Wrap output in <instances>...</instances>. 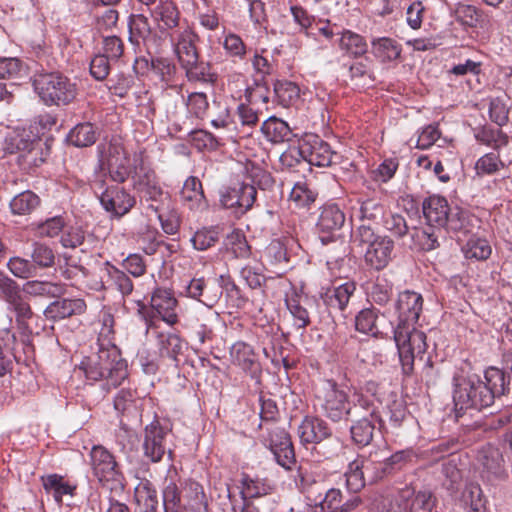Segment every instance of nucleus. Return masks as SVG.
Instances as JSON below:
<instances>
[{
	"instance_id": "nucleus-1",
	"label": "nucleus",
	"mask_w": 512,
	"mask_h": 512,
	"mask_svg": "<svg viewBox=\"0 0 512 512\" xmlns=\"http://www.w3.org/2000/svg\"><path fill=\"white\" fill-rule=\"evenodd\" d=\"M422 309L421 294L410 290L399 293L395 302L397 324L394 328V341L405 375L412 373L415 358H422L427 349L425 333L415 328Z\"/></svg>"
},
{
	"instance_id": "nucleus-2",
	"label": "nucleus",
	"mask_w": 512,
	"mask_h": 512,
	"mask_svg": "<svg viewBox=\"0 0 512 512\" xmlns=\"http://www.w3.org/2000/svg\"><path fill=\"white\" fill-rule=\"evenodd\" d=\"M113 317L105 315L99 332L97 353L82 359L78 369L86 380L101 381L106 392L119 387L128 377V364L122 358L119 348L112 342Z\"/></svg>"
},
{
	"instance_id": "nucleus-3",
	"label": "nucleus",
	"mask_w": 512,
	"mask_h": 512,
	"mask_svg": "<svg viewBox=\"0 0 512 512\" xmlns=\"http://www.w3.org/2000/svg\"><path fill=\"white\" fill-rule=\"evenodd\" d=\"M504 372L494 366L484 371V379L478 374L459 370L453 376V402L456 411L473 409L481 411L492 406L495 399L508 389Z\"/></svg>"
},
{
	"instance_id": "nucleus-4",
	"label": "nucleus",
	"mask_w": 512,
	"mask_h": 512,
	"mask_svg": "<svg viewBox=\"0 0 512 512\" xmlns=\"http://www.w3.org/2000/svg\"><path fill=\"white\" fill-rule=\"evenodd\" d=\"M246 177L251 183L243 182L221 193L220 203L224 208L236 209L237 213L243 214L252 208L256 200V188L265 190L273 185L270 173L256 165L246 167Z\"/></svg>"
},
{
	"instance_id": "nucleus-5",
	"label": "nucleus",
	"mask_w": 512,
	"mask_h": 512,
	"mask_svg": "<svg viewBox=\"0 0 512 512\" xmlns=\"http://www.w3.org/2000/svg\"><path fill=\"white\" fill-rule=\"evenodd\" d=\"M197 40L198 35L188 23L169 34L173 51L189 80H200L204 77L203 68L198 64Z\"/></svg>"
},
{
	"instance_id": "nucleus-6",
	"label": "nucleus",
	"mask_w": 512,
	"mask_h": 512,
	"mask_svg": "<svg viewBox=\"0 0 512 512\" xmlns=\"http://www.w3.org/2000/svg\"><path fill=\"white\" fill-rule=\"evenodd\" d=\"M33 87L46 105H68L76 98L78 89L75 82L61 73H44L36 76Z\"/></svg>"
},
{
	"instance_id": "nucleus-7",
	"label": "nucleus",
	"mask_w": 512,
	"mask_h": 512,
	"mask_svg": "<svg viewBox=\"0 0 512 512\" xmlns=\"http://www.w3.org/2000/svg\"><path fill=\"white\" fill-rule=\"evenodd\" d=\"M139 314L146 324V332L157 327V321L162 320L169 326L178 323V302L171 289L158 287L151 296L150 309L143 303H138Z\"/></svg>"
},
{
	"instance_id": "nucleus-8",
	"label": "nucleus",
	"mask_w": 512,
	"mask_h": 512,
	"mask_svg": "<svg viewBox=\"0 0 512 512\" xmlns=\"http://www.w3.org/2000/svg\"><path fill=\"white\" fill-rule=\"evenodd\" d=\"M98 167L107 170L109 177L116 183H124L132 173L131 160L124 145L119 140L98 145Z\"/></svg>"
},
{
	"instance_id": "nucleus-9",
	"label": "nucleus",
	"mask_w": 512,
	"mask_h": 512,
	"mask_svg": "<svg viewBox=\"0 0 512 512\" xmlns=\"http://www.w3.org/2000/svg\"><path fill=\"white\" fill-rule=\"evenodd\" d=\"M356 239L367 245L364 260L369 267L381 270L388 265L394 247L390 238L376 235L370 226L361 224L356 231Z\"/></svg>"
},
{
	"instance_id": "nucleus-10",
	"label": "nucleus",
	"mask_w": 512,
	"mask_h": 512,
	"mask_svg": "<svg viewBox=\"0 0 512 512\" xmlns=\"http://www.w3.org/2000/svg\"><path fill=\"white\" fill-rule=\"evenodd\" d=\"M90 466L93 475L109 489L123 487L124 475L115 456L104 446L94 445L89 453Z\"/></svg>"
},
{
	"instance_id": "nucleus-11",
	"label": "nucleus",
	"mask_w": 512,
	"mask_h": 512,
	"mask_svg": "<svg viewBox=\"0 0 512 512\" xmlns=\"http://www.w3.org/2000/svg\"><path fill=\"white\" fill-rule=\"evenodd\" d=\"M304 161L311 166L329 167L336 162L338 154L329 143L319 136L310 134L303 139Z\"/></svg>"
},
{
	"instance_id": "nucleus-12",
	"label": "nucleus",
	"mask_w": 512,
	"mask_h": 512,
	"mask_svg": "<svg viewBox=\"0 0 512 512\" xmlns=\"http://www.w3.org/2000/svg\"><path fill=\"white\" fill-rule=\"evenodd\" d=\"M436 498L428 490L415 493L410 486H405L395 497L394 512H432Z\"/></svg>"
},
{
	"instance_id": "nucleus-13",
	"label": "nucleus",
	"mask_w": 512,
	"mask_h": 512,
	"mask_svg": "<svg viewBox=\"0 0 512 512\" xmlns=\"http://www.w3.org/2000/svg\"><path fill=\"white\" fill-rule=\"evenodd\" d=\"M170 432L162 427L158 421L147 425L144 432L143 451L144 455L152 462L156 463L162 460L167 452L169 456L172 451L167 448L166 439Z\"/></svg>"
},
{
	"instance_id": "nucleus-14",
	"label": "nucleus",
	"mask_w": 512,
	"mask_h": 512,
	"mask_svg": "<svg viewBox=\"0 0 512 512\" xmlns=\"http://www.w3.org/2000/svg\"><path fill=\"white\" fill-rule=\"evenodd\" d=\"M150 15L158 30L168 35L187 23L182 21L178 5L172 0H159Z\"/></svg>"
},
{
	"instance_id": "nucleus-15",
	"label": "nucleus",
	"mask_w": 512,
	"mask_h": 512,
	"mask_svg": "<svg viewBox=\"0 0 512 512\" xmlns=\"http://www.w3.org/2000/svg\"><path fill=\"white\" fill-rule=\"evenodd\" d=\"M100 203L103 209L112 217L121 218L126 215L135 205L136 201L125 189L118 186H111L102 191Z\"/></svg>"
},
{
	"instance_id": "nucleus-16",
	"label": "nucleus",
	"mask_w": 512,
	"mask_h": 512,
	"mask_svg": "<svg viewBox=\"0 0 512 512\" xmlns=\"http://www.w3.org/2000/svg\"><path fill=\"white\" fill-rule=\"evenodd\" d=\"M345 222V214L336 204L324 205L316 223L319 238L323 244L333 241L334 233L340 230Z\"/></svg>"
},
{
	"instance_id": "nucleus-17",
	"label": "nucleus",
	"mask_w": 512,
	"mask_h": 512,
	"mask_svg": "<svg viewBox=\"0 0 512 512\" xmlns=\"http://www.w3.org/2000/svg\"><path fill=\"white\" fill-rule=\"evenodd\" d=\"M480 462L483 481L495 485L508 477L504 465V458L497 448L489 446L483 449Z\"/></svg>"
},
{
	"instance_id": "nucleus-18",
	"label": "nucleus",
	"mask_w": 512,
	"mask_h": 512,
	"mask_svg": "<svg viewBox=\"0 0 512 512\" xmlns=\"http://www.w3.org/2000/svg\"><path fill=\"white\" fill-rule=\"evenodd\" d=\"M269 448L277 463L286 470H291L295 465V453L288 433L280 428L269 432Z\"/></svg>"
},
{
	"instance_id": "nucleus-19",
	"label": "nucleus",
	"mask_w": 512,
	"mask_h": 512,
	"mask_svg": "<svg viewBox=\"0 0 512 512\" xmlns=\"http://www.w3.org/2000/svg\"><path fill=\"white\" fill-rule=\"evenodd\" d=\"M321 408L326 417L334 422L343 419L351 410L347 394L335 384H329L325 390Z\"/></svg>"
},
{
	"instance_id": "nucleus-20",
	"label": "nucleus",
	"mask_w": 512,
	"mask_h": 512,
	"mask_svg": "<svg viewBox=\"0 0 512 512\" xmlns=\"http://www.w3.org/2000/svg\"><path fill=\"white\" fill-rule=\"evenodd\" d=\"M41 483L46 494L52 496L58 505L63 503L66 496L73 498L78 488L76 481L56 473L42 476Z\"/></svg>"
},
{
	"instance_id": "nucleus-21",
	"label": "nucleus",
	"mask_w": 512,
	"mask_h": 512,
	"mask_svg": "<svg viewBox=\"0 0 512 512\" xmlns=\"http://www.w3.org/2000/svg\"><path fill=\"white\" fill-rule=\"evenodd\" d=\"M355 291V283L348 281L340 285L327 288L320 294V298L329 310L344 312Z\"/></svg>"
},
{
	"instance_id": "nucleus-22",
	"label": "nucleus",
	"mask_w": 512,
	"mask_h": 512,
	"mask_svg": "<svg viewBox=\"0 0 512 512\" xmlns=\"http://www.w3.org/2000/svg\"><path fill=\"white\" fill-rule=\"evenodd\" d=\"M327 423L318 417L306 416L298 426V436L302 444H317L331 436Z\"/></svg>"
},
{
	"instance_id": "nucleus-23",
	"label": "nucleus",
	"mask_w": 512,
	"mask_h": 512,
	"mask_svg": "<svg viewBox=\"0 0 512 512\" xmlns=\"http://www.w3.org/2000/svg\"><path fill=\"white\" fill-rule=\"evenodd\" d=\"M451 209L447 200L438 195L429 196L422 204L423 214L427 223L439 229L445 227Z\"/></svg>"
},
{
	"instance_id": "nucleus-24",
	"label": "nucleus",
	"mask_w": 512,
	"mask_h": 512,
	"mask_svg": "<svg viewBox=\"0 0 512 512\" xmlns=\"http://www.w3.org/2000/svg\"><path fill=\"white\" fill-rule=\"evenodd\" d=\"M86 310V303L81 298H64L50 303L44 310L47 319L56 321L73 315H80Z\"/></svg>"
},
{
	"instance_id": "nucleus-25",
	"label": "nucleus",
	"mask_w": 512,
	"mask_h": 512,
	"mask_svg": "<svg viewBox=\"0 0 512 512\" xmlns=\"http://www.w3.org/2000/svg\"><path fill=\"white\" fill-rule=\"evenodd\" d=\"M175 469H169L163 482L162 497L165 512H175L183 506L182 487Z\"/></svg>"
},
{
	"instance_id": "nucleus-26",
	"label": "nucleus",
	"mask_w": 512,
	"mask_h": 512,
	"mask_svg": "<svg viewBox=\"0 0 512 512\" xmlns=\"http://www.w3.org/2000/svg\"><path fill=\"white\" fill-rule=\"evenodd\" d=\"M231 363L244 372H254L258 368L257 354L252 345L237 341L229 350Z\"/></svg>"
},
{
	"instance_id": "nucleus-27",
	"label": "nucleus",
	"mask_w": 512,
	"mask_h": 512,
	"mask_svg": "<svg viewBox=\"0 0 512 512\" xmlns=\"http://www.w3.org/2000/svg\"><path fill=\"white\" fill-rule=\"evenodd\" d=\"M180 198L183 205L192 211H200L207 206L202 184L200 180L194 176L188 177L184 182L180 192Z\"/></svg>"
},
{
	"instance_id": "nucleus-28",
	"label": "nucleus",
	"mask_w": 512,
	"mask_h": 512,
	"mask_svg": "<svg viewBox=\"0 0 512 512\" xmlns=\"http://www.w3.org/2000/svg\"><path fill=\"white\" fill-rule=\"evenodd\" d=\"M337 36L338 47L345 55L358 58L367 53L368 43L362 35L349 29H343L337 32Z\"/></svg>"
},
{
	"instance_id": "nucleus-29",
	"label": "nucleus",
	"mask_w": 512,
	"mask_h": 512,
	"mask_svg": "<svg viewBox=\"0 0 512 512\" xmlns=\"http://www.w3.org/2000/svg\"><path fill=\"white\" fill-rule=\"evenodd\" d=\"M134 499L140 512H155L158 507L157 491L146 478L139 479L134 488Z\"/></svg>"
},
{
	"instance_id": "nucleus-30",
	"label": "nucleus",
	"mask_w": 512,
	"mask_h": 512,
	"mask_svg": "<svg viewBox=\"0 0 512 512\" xmlns=\"http://www.w3.org/2000/svg\"><path fill=\"white\" fill-rule=\"evenodd\" d=\"M379 422L380 418L374 411L370 412L369 415L364 416L355 422V424H353L350 428L353 441L356 444L362 446L370 444L373 439L376 424Z\"/></svg>"
},
{
	"instance_id": "nucleus-31",
	"label": "nucleus",
	"mask_w": 512,
	"mask_h": 512,
	"mask_svg": "<svg viewBox=\"0 0 512 512\" xmlns=\"http://www.w3.org/2000/svg\"><path fill=\"white\" fill-rule=\"evenodd\" d=\"M285 305L296 329H305L310 324L309 312L302 305V296L296 289L292 288L286 293Z\"/></svg>"
},
{
	"instance_id": "nucleus-32",
	"label": "nucleus",
	"mask_w": 512,
	"mask_h": 512,
	"mask_svg": "<svg viewBox=\"0 0 512 512\" xmlns=\"http://www.w3.org/2000/svg\"><path fill=\"white\" fill-rule=\"evenodd\" d=\"M372 54L379 61L386 63L397 60L402 52L401 45L389 37H378L371 40Z\"/></svg>"
},
{
	"instance_id": "nucleus-33",
	"label": "nucleus",
	"mask_w": 512,
	"mask_h": 512,
	"mask_svg": "<svg viewBox=\"0 0 512 512\" xmlns=\"http://www.w3.org/2000/svg\"><path fill=\"white\" fill-rule=\"evenodd\" d=\"M187 296L201 301L208 307H212L222 295L220 289L209 290V285L204 278H193L186 286Z\"/></svg>"
},
{
	"instance_id": "nucleus-34",
	"label": "nucleus",
	"mask_w": 512,
	"mask_h": 512,
	"mask_svg": "<svg viewBox=\"0 0 512 512\" xmlns=\"http://www.w3.org/2000/svg\"><path fill=\"white\" fill-rule=\"evenodd\" d=\"M157 338L160 355L172 359L178 366V357L183 354L186 342L174 333H159Z\"/></svg>"
},
{
	"instance_id": "nucleus-35",
	"label": "nucleus",
	"mask_w": 512,
	"mask_h": 512,
	"mask_svg": "<svg viewBox=\"0 0 512 512\" xmlns=\"http://www.w3.org/2000/svg\"><path fill=\"white\" fill-rule=\"evenodd\" d=\"M461 502L465 512H487L486 498L480 485L476 483L466 485Z\"/></svg>"
},
{
	"instance_id": "nucleus-36",
	"label": "nucleus",
	"mask_w": 512,
	"mask_h": 512,
	"mask_svg": "<svg viewBox=\"0 0 512 512\" xmlns=\"http://www.w3.org/2000/svg\"><path fill=\"white\" fill-rule=\"evenodd\" d=\"M264 137L272 143H281L289 139L291 134L288 124L276 117H269L261 125Z\"/></svg>"
},
{
	"instance_id": "nucleus-37",
	"label": "nucleus",
	"mask_w": 512,
	"mask_h": 512,
	"mask_svg": "<svg viewBox=\"0 0 512 512\" xmlns=\"http://www.w3.org/2000/svg\"><path fill=\"white\" fill-rule=\"evenodd\" d=\"M363 461V472L367 483H375L388 475L386 464L383 459L378 457V453H370L369 455H358Z\"/></svg>"
},
{
	"instance_id": "nucleus-38",
	"label": "nucleus",
	"mask_w": 512,
	"mask_h": 512,
	"mask_svg": "<svg viewBox=\"0 0 512 512\" xmlns=\"http://www.w3.org/2000/svg\"><path fill=\"white\" fill-rule=\"evenodd\" d=\"M441 229L428 224L425 228H413L411 237L413 244L423 251H431L439 246L438 238Z\"/></svg>"
},
{
	"instance_id": "nucleus-39",
	"label": "nucleus",
	"mask_w": 512,
	"mask_h": 512,
	"mask_svg": "<svg viewBox=\"0 0 512 512\" xmlns=\"http://www.w3.org/2000/svg\"><path fill=\"white\" fill-rule=\"evenodd\" d=\"M220 239L217 226H204L197 229L190 238L192 247L197 251H206L214 247Z\"/></svg>"
},
{
	"instance_id": "nucleus-40",
	"label": "nucleus",
	"mask_w": 512,
	"mask_h": 512,
	"mask_svg": "<svg viewBox=\"0 0 512 512\" xmlns=\"http://www.w3.org/2000/svg\"><path fill=\"white\" fill-rule=\"evenodd\" d=\"M67 140L76 147H88L97 140V131L89 122L77 124L68 133Z\"/></svg>"
},
{
	"instance_id": "nucleus-41",
	"label": "nucleus",
	"mask_w": 512,
	"mask_h": 512,
	"mask_svg": "<svg viewBox=\"0 0 512 512\" xmlns=\"http://www.w3.org/2000/svg\"><path fill=\"white\" fill-rule=\"evenodd\" d=\"M362 463V459H359L357 456L354 460L349 462L344 473L345 486L350 492L357 493L361 491L367 484Z\"/></svg>"
},
{
	"instance_id": "nucleus-42",
	"label": "nucleus",
	"mask_w": 512,
	"mask_h": 512,
	"mask_svg": "<svg viewBox=\"0 0 512 512\" xmlns=\"http://www.w3.org/2000/svg\"><path fill=\"white\" fill-rule=\"evenodd\" d=\"M40 204V198L30 190L23 191L12 198L10 210L12 214L25 216L32 213Z\"/></svg>"
},
{
	"instance_id": "nucleus-43",
	"label": "nucleus",
	"mask_w": 512,
	"mask_h": 512,
	"mask_svg": "<svg viewBox=\"0 0 512 512\" xmlns=\"http://www.w3.org/2000/svg\"><path fill=\"white\" fill-rule=\"evenodd\" d=\"M241 279L251 289H260L266 281L264 276V266L262 263L253 260L249 261L240 268Z\"/></svg>"
},
{
	"instance_id": "nucleus-44",
	"label": "nucleus",
	"mask_w": 512,
	"mask_h": 512,
	"mask_svg": "<svg viewBox=\"0 0 512 512\" xmlns=\"http://www.w3.org/2000/svg\"><path fill=\"white\" fill-rule=\"evenodd\" d=\"M30 258L35 269H46L54 266L56 256L49 245L34 241L31 245Z\"/></svg>"
},
{
	"instance_id": "nucleus-45",
	"label": "nucleus",
	"mask_w": 512,
	"mask_h": 512,
	"mask_svg": "<svg viewBox=\"0 0 512 512\" xmlns=\"http://www.w3.org/2000/svg\"><path fill=\"white\" fill-rule=\"evenodd\" d=\"M466 259L483 261L490 257L492 248L485 238L471 237L462 247Z\"/></svg>"
},
{
	"instance_id": "nucleus-46",
	"label": "nucleus",
	"mask_w": 512,
	"mask_h": 512,
	"mask_svg": "<svg viewBox=\"0 0 512 512\" xmlns=\"http://www.w3.org/2000/svg\"><path fill=\"white\" fill-rule=\"evenodd\" d=\"M129 39L132 43L138 44L151 34V26L148 18L143 14H132L128 20Z\"/></svg>"
},
{
	"instance_id": "nucleus-47",
	"label": "nucleus",
	"mask_w": 512,
	"mask_h": 512,
	"mask_svg": "<svg viewBox=\"0 0 512 512\" xmlns=\"http://www.w3.org/2000/svg\"><path fill=\"white\" fill-rule=\"evenodd\" d=\"M44 160L41 140L36 138L31 142V145H29V147H27L23 152H21L20 156H18V164L23 169L38 167L44 162Z\"/></svg>"
},
{
	"instance_id": "nucleus-48",
	"label": "nucleus",
	"mask_w": 512,
	"mask_h": 512,
	"mask_svg": "<svg viewBox=\"0 0 512 512\" xmlns=\"http://www.w3.org/2000/svg\"><path fill=\"white\" fill-rule=\"evenodd\" d=\"M34 139L25 131H10L4 137L3 150L10 154L17 153L20 156L21 152L29 147Z\"/></svg>"
},
{
	"instance_id": "nucleus-49",
	"label": "nucleus",
	"mask_w": 512,
	"mask_h": 512,
	"mask_svg": "<svg viewBox=\"0 0 512 512\" xmlns=\"http://www.w3.org/2000/svg\"><path fill=\"white\" fill-rule=\"evenodd\" d=\"M182 487V501L187 507H198L203 505L205 494L201 484L194 480H187L180 483Z\"/></svg>"
},
{
	"instance_id": "nucleus-50",
	"label": "nucleus",
	"mask_w": 512,
	"mask_h": 512,
	"mask_svg": "<svg viewBox=\"0 0 512 512\" xmlns=\"http://www.w3.org/2000/svg\"><path fill=\"white\" fill-rule=\"evenodd\" d=\"M392 294L393 284L384 277H377L368 292V297L375 304L383 306L390 301Z\"/></svg>"
},
{
	"instance_id": "nucleus-51",
	"label": "nucleus",
	"mask_w": 512,
	"mask_h": 512,
	"mask_svg": "<svg viewBox=\"0 0 512 512\" xmlns=\"http://www.w3.org/2000/svg\"><path fill=\"white\" fill-rule=\"evenodd\" d=\"M342 502V492L337 488H331L324 498L314 505H309V512H340V503Z\"/></svg>"
},
{
	"instance_id": "nucleus-52",
	"label": "nucleus",
	"mask_w": 512,
	"mask_h": 512,
	"mask_svg": "<svg viewBox=\"0 0 512 512\" xmlns=\"http://www.w3.org/2000/svg\"><path fill=\"white\" fill-rule=\"evenodd\" d=\"M317 192L305 181L294 184L290 192V200L297 207H307L315 201Z\"/></svg>"
},
{
	"instance_id": "nucleus-53",
	"label": "nucleus",
	"mask_w": 512,
	"mask_h": 512,
	"mask_svg": "<svg viewBox=\"0 0 512 512\" xmlns=\"http://www.w3.org/2000/svg\"><path fill=\"white\" fill-rule=\"evenodd\" d=\"M222 45L229 57L239 61L245 59L247 46L238 34L233 32L225 34Z\"/></svg>"
},
{
	"instance_id": "nucleus-54",
	"label": "nucleus",
	"mask_w": 512,
	"mask_h": 512,
	"mask_svg": "<svg viewBox=\"0 0 512 512\" xmlns=\"http://www.w3.org/2000/svg\"><path fill=\"white\" fill-rule=\"evenodd\" d=\"M510 115L512 119V105H508V100L496 97L490 101L489 116L494 123L503 126L509 121Z\"/></svg>"
},
{
	"instance_id": "nucleus-55",
	"label": "nucleus",
	"mask_w": 512,
	"mask_h": 512,
	"mask_svg": "<svg viewBox=\"0 0 512 512\" xmlns=\"http://www.w3.org/2000/svg\"><path fill=\"white\" fill-rule=\"evenodd\" d=\"M107 274L111 285L119 291L123 297L129 296L133 292V282L124 271L111 266L107 269Z\"/></svg>"
},
{
	"instance_id": "nucleus-56",
	"label": "nucleus",
	"mask_w": 512,
	"mask_h": 512,
	"mask_svg": "<svg viewBox=\"0 0 512 512\" xmlns=\"http://www.w3.org/2000/svg\"><path fill=\"white\" fill-rule=\"evenodd\" d=\"M377 313L374 309L366 308L361 310L355 317V328L363 334L376 336L379 331L376 326Z\"/></svg>"
},
{
	"instance_id": "nucleus-57",
	"label": "nucleus",
	"mask_w": 512,
	"mask_h": 512,
	"mask_svg": "<svg viewBox=\"0 0 512 512\" xmlns=\"http://www.w3.org/2000/svg\"><path fill=\"white\" fill-rule=\"evenodd\" d=\"M385 215L384 206L375 199H367L361 203V206L355 215L361 221L377 222Z\"/></svg>"
},
{
	"instance_id": "nucleus-58",
	"label": "nucleus",
	"mask_w": 512,
	"mask_h": 512,
	"mask_svg": "<svg viewBox=\"0 0 512 512\" xmlns=\"http://www.w3.org/2000/svg\"><path fill=\"white\" fill-rule=\"evenodd\" d=\"M23 291L30 296L53 297L60 292V287L52 282L32 280L24 284Z\"/></svg>"
},
{
	"instance_id": "nucleus-59",
	"label": "nucleus",
	"mask_w": 512,
	"mask_h": 512,
	"mask_svg": "<svg viewBox=\"0 0 512 512\" xmlns=\"http://www.w3.org/2000/svg\"><path fill=\"white\" fill-rule=\"evenodd\" d=\"M7 268L20 279H28L36 275L32 261L19 256L11 257L7 262Z\"/></svg>"
},
{
	"instance_id": "nucleus-60",
	"label": "nucleus",
	"mask_w": 512,
	"mask_h": 512,
	"mask_svg": "<svg viewBox=\"0 0 512 512\" xmlns=\"http://www.w3.org/2000/svg\"><path fill=\"white\" fill-rule=\"evenodd\" d=\"M6 303L8 310L16 314V321L19 326L24 325L25 321L30 319L33 315L31 307L29 303L24 300L21 291L6 301Z\"/></svg>"
},
{
	"instance_id": "nucleus-61",
	"label": "nucleus",
	"mask_w": 512,
	"mask_h": 512,
	"mask_svg": "<svg viewBox=\"0 0 512 512\" xmlns=\"http://www.w3.org/2000/svg\"><path fill=\"white\" fill-rule=\"evenodd\" d=\"M241 494L244 499L255 498L267 494L269 487L260 479L243 474Z\"/></svg>"
},
{
	"instance_id": "nucleus-62",
	"label": "nucleus",
	"mask_w": 512,
	"mask_h": 512,
	"mask_svg": "<svg viewBox=\"0 0 512 512\" xmlns=\"http://www.w3.org/2000/svg\"><path fill=\"white\" fill-rule=\"evenodd\" d=\"M473 219L469 213L459 207L451 209L446 227L452 231H470L469 227Z\"/></svg>"
},
{
	"instance_id": "nucleus-63",
	"label": "nucleus",
	"mask_w": 512,
	"mask_h": 512,
	"mask_svg": "<svg viewBox=\"0 0 512 512\" xmlns=\"http://www.w3.org/2000/svg\"><path fill=\"white\" fill-rule=\"evenodd\" d=\"M456 17L468 27H477L482 19V11L474 5L459 4L456 9Z\"/></svg>"
},
{
	"instance_id": "nucleus-64",
	"label": "nucleus",
	"mask_w": 512,
	"mask_h": 512,
	"mask_svg": "<svg viewBox=\"0 0 512 512\" xmlns=\"http://www.w3.org/2000/svg\"><path fill=\"white\" fill-rule=\"evenodd\" d=\"M503 162L495 153H487L480 157L475 164V171L478 176L490 175L500 170Z\"/></svg>"
}]
</instances>
